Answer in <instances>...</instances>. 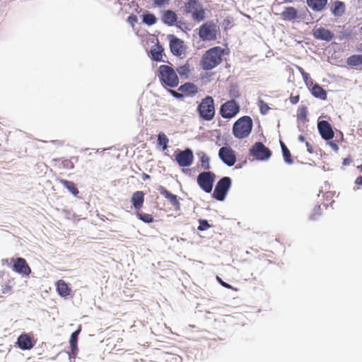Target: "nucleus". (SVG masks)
<instances>
[{
	"label": "nucleus",
	"instance_id": "4468645a",
	"mask_svg": "<svg viewBox=\"0 0 362 362\" xmlns=\"http://www.w3.org/2000/svg\"><path fill=\"white\" fill-rule=\"evenodd\" d=\"M317 128L322 138L326 141H329L334 137V132L331 124L325 120L318 122Z\"/></svg>",
	"mask_w": 362,
	"mask_h": 362
},
{
	"label": "nucleus",
	"instance_id": "473e14b6",
	"mask_svg": "<svg viewBox=\"0 0 362 362\" xmlns=\"http://www.w3.org/2000/svg\"><path fill=\"white\" fill-rule=\"evenodd\" d=\"M198 156L200 158L202 167L204 170H209L211 166L209 163L210 159L209 156L204 152L199 153Z\"/></svg>",
	"mask_w": 362,
	"mask_h": 362
},
{
	"label": "nucleus",
	"instance_id": "7ed1b4c3",
	"mask_svg": "<svg viewBox=\"0 0 362 362\" xmlns=\"http://www.w3.org/2000/svg\"><path fill=\"white\" fill-rule=\"evenodd\" d=\"M253 127V122L250 116L240 117L233 126V134L238 139H243L249 136Z\"/></svg>",
	"mask_w": 362,
	"mask_h": 362
},
{
	"label": "nucleus",
	"instance_id": "412c9836",
	"mask_svg": "<svg viewBox=\"0 0 362 362\" xmlns=\"http://www.w3.org/2000/svg\"><path fill=\"white\" fill-rule=\"evenodd\" d=\"M170 47L172 53L175 56L180 57L184 54L183 42L178 38L170 40Z\"/></svg>",
	"mask_w": 362,
	"mask_h": 362
},
{
	"label": "nucleus",
	"instance_id": "09e8293b",
	"mask_svg": "<svg viewBox=\"0 0 362 362\" xmlns=\"http://www.w3.org/2000/svg\"><path fill=\"white\" fill-rule=\"evenodd\" d=\"M217 280L220 283V284L221 286H223V287H225L226 288H230V289L233 288L232 286L230 284H228L226 283L225 281H223L220 277L217 276Z\"/></svg>",
	"mask_w": 362,
	"mask_h": 362
},
{
	"label": "nucleus",
	"instance_id": "dca6fc26",
	"mask_svg": "<svg viewBox=\"0 0 362 362\" xmlns=\"http://www.w3.org/2000/svg\"><path fill=\"white\" fill-rule=\"evenodd\" d=\"M313 34L315 38L327 42L331 41L334 37V34L325 28H314Z\"/></svg>",
	"mask_w": 362,
	"mask_h": 362
},
{
	"label": "nucleus",
	"instance_id": "6e6552de",
	"mask_svg": "<svg viewBox=\"0 0 362 362\" xmlns=\"http://www.w3.org/2000/svg\"><path fill=\"white\" fill-rule=\"evenodd\" d=\"M240 105L235 99L229 100L221 105L219 113L224 119H231L240 112Z\"/></svg>",
	"mask_w": 362,
	"mask_h": 362
},
{
	"label": "nucleus",
	"instance_id": "bf43d9fd",
	"mask_svg": "<svg viewBox=\"0 0 362 362\" xmlns=\"http://www.w3.org/2000/svg\"><path fill=\"white\" fill-rule=\"evenodd\" d=\"M298 140H299L300 141H301V142H304V141H305V136H303V135H300V136H298Z\"/></svg>",
	"mask_w": 362,
	"mask_h": 362
},
{
	"label": "nucleus",
	"instance_id": "c85d7f7f",
	"mask_svg": "<svg viewBox=\"0 0 362 362\" xmlns=\"http://www.w3.org/2000/svg\"><path fill=\"white\" fill-rule=\"evenodd\" d=\"M346 64L350 66H357L362 64V54H354L346 59Z\"/></svg>",
	"mask_w": 362,
	"mask_h": 362
},
{
	"label": "nucleus",
	"instance_id": "f257e3e1",
	"mask_svg": "<svg viewBox=\"0 0 362 362\" xmlns=\"http://www.w3.org/2000/svg\"><path fill=\"white\" fill-rule=\"evenodd\" d=\"M224 49L214 47L207 50L202 56L200 65L204 70H211L222 62Z\"/></svg>",
	"mask_w": 362,
	"mask_h": 362
},
{
	"label": "nucleus",
	"instance_id": "b1692460",
	"mask_svg": "<svg viewBox=\"0 0 362 362\" xmlns=\"http://www.w3.org/2000/svg\"><path fill=\"white\" fill-rule=\"evenodd\" d=\"M56 288L59 296L66 297L71 294V288L65 281L60 279L56 282Z\"/></svg>",
	"mask_w": 362,
	"mask_h": 362
},
{
	"label": "nucleus",
	"instance_id": "603ef678",
	"mask_svg": "<svg viewBox=\"0 0 362 362\" xmlns=\"http://www.w3.org/2000/svg\"><path fill=\"white\" fill-rule=\"evenodd\" d=\"M300 100V96L298 95H291L290 97V101L292 104H296L298 103Z\"/></svg>",
	"mask_w": 362,
	"mask_h": 362
},
{
	"label": "nucleus",
	"instance_id": "423d86ee",
	"mask_svg": "<svg viewBox=\"0 0 362 362\" xmlns=\"http://www.w3.org/2000/svg\"><path fill=\"white\" fill-rule=\"evenodd\" d=\"M216 175L211 171H205L199 173L197 176V184L205 192L210 193L212 191Z\"/></svg>",
	"mask_w": 362,
	"mask_h": 362
},
{
	"label": "nucleus",
	"instance_id": "6ab92c4d",
	"mask_svg": "<svg viewBox=\"0 0 362 362\" xmlns=\"http://www.w3.org/2000/svg\"><path fill=\"white\" fill-rule=\"evenodd\" d=\"M17 344L22 350H29L34 346L35 343L28 334H22L18 338Z\"/></svg>",
	"mask_w": 362,
	"mask_h": 362
},
{
	"label": "nucleus",
	"instance_id": "e433bc0d",
	"mask_svg": "<svg viewBox=\"0 0 362 362\" xmlns=\"http://www.w3.org/2000/svg\"><path fill=\"white\" fill-rule=\"evenodd\" d=\"M258 106L259 111L262 115H266L270 109L269 105L263 100L261 99L258 100Z\"/></svg>",
	"mask_w": 362,
	"mask_h": 362
},
{
	"label": "nucleus",
	"instance_id": "13d9d810",
	"mask_svg": "<svg viewBox=\"0 0 362 362\" xmlns=\"http://www.w3.org/2000/svg\"><path fill=\"white\" fill-rule=\"evenodd\" d=\"M182 171L183 173L185 174H189L191 170L190 169H188V168H182Z\"/></svg>",
	"mask_w": 362,
	"mask_h": 362
},
{
	"label": "nucleus",
	"instance_id": "aec40b11",
	"mask_svg": "<svg viewBox=\"0 0 362 362\" xmlns=\"http://www.w3.org/2000/svg\"><path fill=\"white\" fill-rule=\"evenodd\" d=\"M131 202L136 211L141 210L144 202V193L142 191L134 192L131 198Z\"/></svg>",
	"mask_w": 362,
	"mask_h": 362
},
{
	"label": "nucleus",
	"instance_id": "2eb2a0df",
	"mask_svg": "<svg viewBox=\"0 0 362 362\" xmlns=\"http://www.w3.org/2000/svg\"><path fill=\"white\" fill-rule=\"evenodd\" d=\"M158 191L170 203L174 210L177 211L180 210V203L177 195L173 194L163 186L158 187Z\"/></svg>",
	"mask_w": 362,
	"mask_h": 362
},
{
	"label": "nucleus",
	"instance_id": "a211bd4d",
	"mask_svg": "<svg viewBox=\"0 0 362 362\" xmlns=\"http://www.w3.org/2000/svg\"><path fill=\"white\" fill-rule=\"evenodd\" d=\"M329 8L334 16L340 17L345 13L346 5L344 2L339 0H332L330 2Z\"/></svg>",
	"mask_w": 362,
	"mask_h": 362
},
{
	"label": "nucleus",
	"instance_id": "c756f323",
	"mask_svg": "<svg viewBox=\"0 0 362 362\" xmlns=\"http://www.w3.org/2000/svg\"><path fill=\"white\" fill-rule=\"evenodd\" d=\"M136 216L139 220L146 223H152L154 221L151 214L141 212L140 210L136 212Z\"/></svg>",
	"mask_w": 362,
	"mask_h": 362
},
{
	"label": "nucleus",
	"instance_id": "20e7f679",
	"mask_svg": "<svg viewBox=\"0 0 362 362\" xmlns=\"http://www.w3.org/2000/svg\"><path fill=\"white\" fill-rule=\"evenodd\" d=\"M197 112L201 119L204 121L212 120L216 114L214 98L210 95L202 98L197 107Z\"/></svg>",
	"mask_w": 362,
	"mask_h": 362
},
{
	"label": "nucleus",
	"instance_id": "a19ab883",
	"mask_svg": "<svg viewBox=\"0 0 362 362\" xmlns=\"http://www.w3.org/2000/svg\"><path fill=\"white\" fill-rule=\"evenodd\" d=\"M302 77L303 78L305 83L308 88H310L311 86H313V81L308 73H307L306 74H303V76Z\"/></svg>",
	"mask_w": 362,
	"mask_h": 362
},
{
	"label": "nucleus",
	"instance_id": "0eeeda50",
	"mask_svg": "<svg viewBox=\"0 0 362 362\" xmlns=\"http://www.w3.org/2000/svg\"><path fill=\"white\" fill-rule=\"evenodd\" d=\"M231 179L229 177H223L220 179L215 186L213 197L218 201H223L230 188Z\"/></svg>",
	"mask_w": 362,
	"mask_h": 362
},
{
	"label": "nucleus",
	"instance_id": "ddd939ff",
	"mask_svg": "<svg viewBox=\"0 0 362 362\" xmlns=\"http://www.w3.org/2000/svg\"><path fill=\"white\" fill-rule=\"evenodd\" d=\"M218 156L228 166H233L236 162V155L230 146H223L219 149Z\"/></svg>",
	"mask_w": 362,
	"mask_h": 362
},
{
	"label": "nucleus",
	"instance_id": "680f3d73",
	"mask_svg": "<svg viewBox=\"0 0 362 362\" xmlns=\"http://www.w3.org/2000/svg\"><path fill=\"white\" fill-rule=\"evenodd\" d=\"M358 168L361 170V172H362V165L358 167Z\"/></svg>",
	"mask_w": 362,
	"mask_h": 362
},
{
	"label": "nucleus",
	"instance_id": "79ce46f5",
	"mask_svg": "<svg viewBox=\"0 0 362 362\" xmlns=\"http://www.w3.org/2000/svg\"><path fill=\"white\" fill-rule=\"evenodd\" d=\"M79 332L80 329H78L71 334L69 343H78V336Z\"/></svg>",
	"mask_w": 362,
	"mask_h": 362
},
{
	"label": "nucleus",
	"instance_id": "58836bf2",
	"mask_svg": "<svg viewBox=\"0 0 362 362\" xmlns=\"http://www.w3.org/2000/svg\"><path fill=\"white\" fill-rule=\"evenodd\" d=\"M199 226H198L199 230H206L211 227V226L208 223L206 220L199 219Z\"/></svg>",
	"mask_w": 362,
	"mask_h": 362
},
{
	"label": "nucleus",
	"instance_id": "9b49d317",
	"mask_svg": "<svg viewBox=\"0 0 362 362\" xmlns=\"http://www.w3.org/2000/svg\"><path fill=\"white\" fill-rule=\"evenodd\" d=\"M12 269L21 275L29 276L31 273V269L26 260L23 257L12 258Z\"/></svg>",
	"mask_w": 362,
	"mask_h": 362
},
{
	"label": "nucleus",
	"instance_id": "3c124183",
	"mask_svg": "<svg viewBox=\"0 0 362 362\" xmlns=\"http://www.w3.org/2000/svg\"><path fill=\"white\" fill-rule=\"evenodd\" d=\"M154 4L158 6H160L165 3H168L169 0H153Z\"/></svg>",
	"mask_w": 362,
	"mask_h": 362
},
{
	"label": "nucleus",
	"instance_id": "5fc2aeb1",
	"mask_svg": "<svg viewBox=\"0 0 362 362\" xmlns=\"http://www.w3.org/2000/svg\"><path fill=\"white\" fill-rule=\"evenodd\" d=\"M298 71L301 74L302 76H303V74H306L307 72L305 71V70L300 66L296 65V66Z\"/></svg>",
	"mask_w": 362,
	"mask_h": 362
},
{
	"label": "nucleus",
	"instance_id": "7c9ffc66",
	"mask_svg": "<svg viewBox=\"0 0 362 362\" xmlns=\"http://www.w3.org/2000/svg\"><path fill=\"white\" fill-rule=\"evenodd\" d=\"M281 146L282 153H283V156H284V159L285 162L288 164H292L293 163V160L291 158L290 151L288 149L286 146L282 141H281Z\"/></svg>",
	"mask_w": 362,
	"mask_h": 362
},
{
	"label": "nucleus",
	"instance_id": "052dcab7",
	"mask_svg": "<svg viewBox=\"0 0 362 362\" xmlns=\"http://www.w3.org/2000/svg\"><path fill=\"white\" fill-rule=\"evenodd\" d=\"M285 1H287V2H292L293 0H284Z\"/></svg>",
	"mask_w": 362,
	"mask_h": 362
},
{
	"label": "nucleus",
	"instance_id": "c03bdc74",
	"mask_svg": "<svg viewBox=\"0 0 362 362\" xmlns=\"http://www.w3.org/2000/svg\"><path fill=\"white\" fill-rule=\"evenodd\" d=\"M168 92L175 98L182 99L183 98L182 93H180L172 89H168Z\"/></svg>",
	"mask_w": 362,
	"mask_h": 362
},
{
	"label": "nucleus",
	"instance_id": "f8f14e48",
	"mask_svg": "<svg viewBox=\"0 0 362 362\" xmlns=\"http://www.w3.org/2000/svg\"><path fill=\"white\" fill-rule=\"evenodd\" d=\"M199 35L203 40H213L216 37V25L211 22L203 24L200 28Z\"/></svg>",
	"mask_w": 362,
	"mask_h": 362
},
{
	"label": "nucleus",
	"instance_id": "f03ea898",
	"mask_svg": "<svg viewBox=\"0 0 362 362\" xmlns=\"http://www.w3.org/2000/svg\"><path fill=\"white\" fill-rule=\"evenodd\" d=\"M158 76L164 87L175 88L179 84L177 73L170 66L160 65L158 71Z\"/></svg>",
	"mask_w": 362,
	"mask_h": 362
},
{
	"label": "nucleus",
	"instance_id": "8fccbe9b",
	"mask_svg": "<svg viewBox=\"0 0 362 362\" xmlns=\"http://www.w3.org/2000/svg\"><path fill=\"white\" fill-rule=\"evenodd\" d=\"M328 144L332 148V149L335 152H337L339 151V146L334 141H329Z\"/></svg>",
	"mask_w": 362,
	"mask_h": 362
},
{
	"label": "nucleus",
	"instance_id": "9d476101",
	"mask_svg": "<svg viewBox=\"0 0 362 362\" xmlns=\"http://www.w3.org/2000/svg\"><path fill=\"white\" fill-rule=\"evenodd\" d=\"M250 154L257 160H265L271 157L272 151L262 142H257L250 149Z\"/></svg>",
	"mask_w": 362,
	"mask_h": 362
},
{
	"label": "nucleus",
	"instance_id": "39448f33",
	"mask_svg": "<svg viewBox=\"0 0 362 362\" xmlns=\"http://www.w3.org/2000/svg\"><path fill=\"white\" fill-rule=\"evenodd\" d=\"M184 11L189 14L194 21L200 22L205 18V10L197 0H189L185 4Z\"/></svg>",
	"mask_w": 362,
	"mask_h": 362
},
{
	"label": "nucleus",
	"instance_id": "ea45409f",
	"mask_svg": "<svg viewBox=\"0 0 362 362\" xmlns=\"http://www.w3.org/2000/svg\"><path fill=\"white\" fill-rule=\"evenodd\" d=\"M307 117V108L303 106L298 109V118L301 120H305Z\"/></svg>",
	"mask_w": 362,
	"mask_h": 362
},
{
	"label": "nucleus",
	"instance_id": "72a5a7b5",
	"mask_svg": "<svg viewBox=\"0 0 362 362\" xmlns=\"http://www.w3.org/2000/svg\"><path fill=\"white\" fill-rule=\"evenodd\" d=\"M168 142V136L163 132H160L158 135V144L163 147V151L167 149Z\"/></svg>",
	"mask_w": 362,
	"mask_h": 362
},
{
	"label": "nucleus",
	"instance_id": "4c0bfd02",
	"mask_svg": "<svg viewBox=\"0 0 362 362\" xmlns=\"http://www.w3.org/2000/svg\"><path fill=\"white\" fill-rule=\"evenodd\" d=\"M322 213V209L320 205H316L314 209L312 214L310 215V218L313 220L317 219L318 216H320Z\"/></svg>",
	"mask_w": 362,
	"mask_h": 362
},
{
	"label": "nucleus",
	"instance_id": "49530a36",
	"mask_svg": "<svg viewBox=\"0 0 362 362\" xmlns=\"http://www.w3.org/2000/svg\"><path fill=\"white\" fill-rule=\"evenodd\" d=\"M229 95L233 99L238 98L240 96V93L238 90H236L235 88L231 89L229 92Z\"/></svg>",
	"mask_w": 362,
	"mask_h": 362
},
{
	"label": "nucleus",
	"instance_id": "6e6d98bb",
	"mask_svg": "<svg viewBox=\"0 0 362 362\" xmlns=\"http://www.w3.org/2000/svg\"><path fill=\"white\" fill-rule=\"evenodd\" d=\"M355 183L357 185H362V176L358 177L355 180Z\"/></svg>",
	"mask_w": 362,
	"mask_h": 362
},
{
	"label": "nucleus",
	"instance_id": "37998d69",
	"mask_svg": "<svg viewBox=\"0 0 362 362\" xmlns=\"http://www.w3.org/2000/svg\"><path fill=\"white\" fill-rule=\"evenodd\" d=\"M138 19H137V17L135 15H131L128 17L127 18V22L132 26L134 27L135 23L137 22Z\"/></svg>",
	"mask_w": 362,
	"mask_h": 362
},
{
	"label": "nucleus",
	"instance_id": "4be33fe9",
	"mask_svg": "<svg viewBox=\"0 0 362 362\" xmlns=\"http://www.w3.org/2000/svg\"><path fill=\"white\" fill-rule=\"evenodd\" d=\"M178 90L187 95L193 96L197 93L198 88L195 84L187 82L181 85Z\"/></svg>",
	"mask_w": 362,
	"mask_h": 362
},
{
	"label": "nucleus",
	"instance_id": "5701e85b",
	"mask_svg": "<svg viewBox=\"0 0 362 362\" xmlns=\"http://www.w3.org/2000/svg\"><path fill=\"white\" fill-rule=\"evenodd\" d=\"M307 5L314 11H323L327 4V0H306Z\"/></svg>",
	"mask_w": 362,
	"mask_h": 362
},
{
	"label": "nucleus",
	"instance_id": "393cba45",
	"mask_svg": "<svg viewBox=\"0 0 362 362\" xmlns=\"http://www.w3.org/2000/svg\"><path fill=\"white\" fill-rule=\"evenodd\" d=\"M311 93L314 97L321 100L327 99V92L319 84H315L312 86Z\"/></svg>",
	"mask_w": 362,
	"mask_h": 362
},
{
	"label": "nucleus",
	"instance_id": "a878e982",
	"mask_svg": "<svg viewBox=\"0 0 362 362\" xmlns=\"http://www.w3.org/2000/svg\"><path fill=\"white\" fill-rule=\"evenodd\" d=\"M57 181L60 184L63 185L72 194H74V196L78 195V188L73 182L60 178H57Z\"/></svg>",
	"mask_w": 362,
	"mask_h": 362
},
{
	"label": "nucleus",
	"instance_id": "f3484780",
	"mask_svg": "<svg viewBox=\"0 0 362 362\" xmlns=\"http://www.w3.org/2000/svg\"><path fill=\"white\" fill-rule=\"evenodd\" d=\"M282 20L293 22L299 18L298 10L293 6L285 7L281 13Z\"/></svg>",
	"mask_w": 362,
	"mask_h": 362
},
{
	"label": "nucleus",
	"instance_id": "de8ad7c7",
	"mask_svg": "<svg viewBox=\"0 0 362 362\" xmlns=\"http://www.w3.org/2000/svg\"><path fill=\"white\" fill-rule=\"evenodd\" d=\"M71 349V353L70 355H72L73 356H76L77 351H78V346L77 343H70Z\"/></svg>",
	"mask_w": 362,
	"mask_h": 362
},
{
	"label": "nucleus",
	"instance_id": "f704fd0d",
	"mask_svg": "<svg viewBox=\"0 0 362 362\" xmlns=\"http://www.w3.org/2000/svg\"><path fill=\"white\" fill-rule=\"evenodd\" d=\"M151 58L157 62L162 61L163 58V50L160 49V47H158L156 48L151 49Z\"/></svg>",
	"mask_w": 362,
	"mask_h": 362
},
{
	"label": "nucleus",
	"instance_id": "a18cd8bd",
	"mask_svg": "<svg viewBox=\"0 0 362 362\" xmlns=\"http://www.w3.org/2000/svg\"><path fill=\"white\" fill-rule=\"evenodd\" d=\"M12 292V286L8 284H4L2 286V293L4 294L11 293Z\"/></svg>",
	"mask_w": 362,
	"mask_h": 362
},
{
	"label": "nucleus",
	"instance_id": "bb28decb",
	"mask_svg": "<svg viewBox=\"0 0 362 362\" xmlns=\"http://www.w3.org/2000/svg\"><path fill=\"white\" fill-rule=\"evenodd\" d=\"M176 13L173 11H166L163 16V21L169 25H173L177 21Z\"/></svg>",
	"mask_w": 362,
	"mask_h": 362
},
{
	"label": "nucleus",
	"instance_id": "c9c22d12",
	"mask_svg": "<svg viewBox=\"0 0 362 362\" xmlns=\"http://www.w3.org/2000/svg\"><path fill=\"white\" fill-rule=\"evenodd\" d=\"M156 21V17L152 13H146L143 15V22L148 25H154Z\"/></svg>",
	"mask_w": 362,
	"mask_h": 362
},
{
	"label": "nucleus",
	"instance_id": "4d7b16f0",
	"mask_svg": "<svg viewBox=\"0 0 362 362\" xmlns=\"http://www.w3.org/2000/svg\"><path fill=\"white\" fill-rule=\"evenodd\" d=\"M141 177H142L143 180H149L150 179V176L148 174L145 173H142Z\"/></svg>",
	"mask_w": 362,
	"mask_h": 362
},
{
	"label": "nucleus",
	"instance_id": "2f4dec72",
	"mask_svg": "<svg viewBox=\"0 0 362 362\" xmlns=\"http://www.w3.org/2000/svg\"><path fill=\"white\" fill-rule=\"evenodd\" d=\"M58 168L62 170H71L74 168V163L71 159L59 160Z\"/></svg>",
	"mask_w": 362,
	"mask_h": 362
},
{
	"label": "nucleus",
	"instance_id": "1a4fd4ad",
	"mask_svg": "<svg viewBox=\"0 0 362 362\" xmlns=\"http://www.w3.org/2000/svg\"><path fill=\"white\" fill-rule=\"evenodd\" d=\"M175 160L182 168L190 166L194 161L193 152L190 148L184 151L177 149L174 153Z\"/></svg>",
	"mask_w": 362,
	"mask_h": 362
},
{
	"label": "nucleus",
	"instance_id": "cd10ccee",
	"mask_svg": "<svg viewBox=\"0 0 362 362\" xmlns=\"http://www.w3.org/2000/svg\"><path fill=\"white\" fill-rule=\"evenodd\" d=\"M192 69L189 64L186 63L182 66H180L177 69V72L181 78L187 79L189 78L192 72Z\"/></svg>",
	"mask_w": 362,
	"mask_h": 362
},
{
	"label": "nucleus",
	"instance_id": "864d4df0",
	"mask_svg": "<svg viewBox=\"0 0 362 362\" xmlns=\"http://www.w3.org/2000/svg\"><path fill=\"white\" fill-rule=\"evenodd\" d=\"M305 145H306V147H307V151L310 153H313V146L309 142H308V141L305 142Z\"/></svg>",
	"mask_w": 362,
	"mask_h": 362
}]
</instances>
